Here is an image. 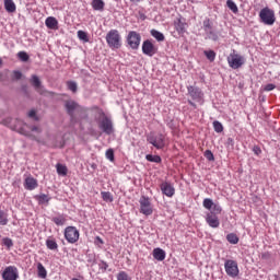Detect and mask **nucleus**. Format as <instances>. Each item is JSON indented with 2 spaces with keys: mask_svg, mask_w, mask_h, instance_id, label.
Masks as SVG:
<instances>
[{
  "mask_svg": "<svg viewBox=\"0 0 280 280\" xmlns=\"http://www.w3.org/2000/svg\"><path fill=\"white\" fill-rule=\"evenodd\" d=\"M8 213L0 209V226H8Z\"/></svg>",
  "mask_w": 280,
  "mask_h": 280,
  "instance_id": "nucleus-29",
  "label": "nucleus"
},
{
  "mask_svg": "<svg viewBox=\"0 0 280 280\" xmlns=\"http://www.w3.org/2000/svg\"><path fill=\"white\" fill-rule=\"evenodd\" d=\"M52 222L57 226H65V223L67 222V219L65 218V215L54 217Z\"/></svg>",
  "mask_w": 280,
  "mask_h": 280,
  "instance_id": "nucleus-31",
  "label": "nucleus"
},
{
  "mask_svg": "<svg viewBox=\"0 0 280 280\" xmlns=\"http://www.w3.org/2000/svg\"><path fill=\"white\" fill-rule=\"evenodd\" d=\"M188 95L192 100V102H197L198 104L205 103V93L198 86L189 85L187 88Z\"/></svg>",
  "mask_w": 280,
  "mask_h": 280,
  "instance_id": "nucleus-7",
  "label": "nucleus"
},
{
  "mask_svg": "<svg viewBox=\"0 0 280 280\" xmlns=\"http://www.w3.org/2000/svg\"><path fill=\"white\" fill-rule=\"evenodd\" d=\"M150 34L153 36V38H155V40H158V43H163V40H165V35L158 30H151Z\"/></svg>",
  "mask_w": 280,
  "mask_h": 280,
  "instance_id": "nucleus-24",
  "label": "nucleus"
},
{
  "mask_svg": "<svg viewBox=\"0 0 280 280\" xmlns=\"http://www.w3.org/2000/svg\"><path fill=\"white\" fill-rule=\"evenodd\" d=\"M4 9L9 12H16V4L14 3V0H4Z\"/></svg>",
  "mask_w": 280,
  "mask_h": 280,
  "instance_id": "nucleus-25",
  "label": "nucleus"
},
{
  "mask_svg": "<svg viewBox=\"0 0 280 280\" xmlns=\"http://www.w3.org/2000/svg\"><path fill=\"white\" fill-rule=\"evenodd\" d=\"M226 7H228L229 10H231V12H233L234 14H237V12H240V9L237 8V4H236L235 1H233V0H228V1H226Z\"/></svg>",
  "mask_w": 280,
  "mask_h": 280,
  "instance_id": "nucleus-30",
  "label": "nucleus"
},
{
  "mask_svg": "<svg viewBox=\"0 0 280 280\" xmlns=\"http://www.w3.org/2000/svg\"><path fill=\"white\" fill-rule=\"evenodd\" d=\"M259 18L261 23L265 25H275L277 18L275 16V11L268 7L264 8L259 12Z\"/></svg>",
  "mask_w": 280,
  "mask_h": 280,
  "instance_id": "nucleus-5",
  "label": "nucleus"
},
{
  "mask_svg": "<svg viewBox=\"0 0 280 280\" xmlns=\"http://www.w3.org/2000/svg\"><path fill=\"white\" fill-rule=\"evenodd\" d=\"M14 79H15V80H21V72L15 71V72H14Z\"/></svg>",
  "mask_w": 280,
  "mask_h": 280,
  "instance_id": "nucleus-52",
  "label": "nucleus"
},
{
  "mask_svg": "<svg viewBox=\"0 0 280 280\" xmlns=\"http://www.w3.org/2000/svg\"><path fill=\"white\" fill-rule=\"evenodd\" d=\"M228 62L232 69H240V67H242V65H244L245 60L242 55L232 54L228 58Z\"/></svg>",
  "mask_w": 280,
  "mask_h": 280,
  "instance_id": "nucleus-15",
  "label": "nucleus"
},
{
  "mask_svg": "<svg viewBox=\"0 0 280 280\" xmlns=\"http://www.w3.org/2000/svg\"><path fill=\"white\" fill-rule=\"evenodd\" d=\"M188 104H189L190 106H192V108H198V106L196 105V103H194V101H191V100H188Z\"/></svg>",
  "mask_w": 280,
  "mask_h": 280,
  "instance_id": "nucleus-53",
  "label": "nucleus"
},
{
  "mask_svg": "<svg viewBox=\"0 0 280 280\" xmlns=\"http://www.w3.org/2000/svg\"><path fill=\"white\" fill-rule=\"evenodd\" d=\"M139 19L140 21H145V19H148V15H145V13H139Z\"/></svg>",
  "mask_w": 280,
  "mask_h": 280,
  "instance_id": "nucleus-51",
  "label": "nucleus"
},
{
  "mask_svg": "<svg viewBox=\"0 0 280 280\" xmlns=\"http://www.w3.org/2000/svg\"><path fill=\"white\" fill-rule=\"evenodd\" d=\"M202 30L205 32L206 40H213L214 43H218V40H220V32L213 28V22L211 21V19L206 18L203 20Z\"/></svg>",
  "mask_w": 280,
  "mask_h": 280,
  "instance_id": "nucleus-3",
  "label": "nucleus"
},
{
  "mask_svg": "<svg viewBox=\"0 0 280 280\" xmlns=\"http://www.w3.org/2000/svg\"><path fill=\"white\" fill-rule=\"evenodd\" d=\"M276 86L272 83H269L265 86V91H275Z\"/></svg>",
  "mask_w": 280,
  "mask_h": 280,
  "instance_id": "nucleus-49",
  "label": "nucleus"
},
{
  "mask_svg": "<svg viewBox=\"0 0 280 280\" xmlns=\"http://www.w3.org/2000/svg\"><path fill=\"white\" fill-rule=\"evenodd\" d=\"M66 110L68 115L73 118L75 110L80 113V110H82V107L78 105V103H75L74 101H68L66 102Z\"/></svg>",
  "mask_w": 280,
  "mask_h": 280,
  "instance_id": "nucleus-17",
  "label": "nucleus"
},
{
  "mask_svg": "<svg viewBox=\"0 0 280 280\" xmlns=\"http://www.w3.org/2000/svg\"><path fill=\"white\" fill-rule=\"evenodd\" d=\"M36 200H38L39 205H49V200H51V197L42 194L36 197Z\"/></svg>",
  "mask_w": 280,
  "mask_h": 280,
  "instance_id": "nucleus-28",
  "label": "nucleus"
},
{
  "mask_svg": "<svg viewBox=\"0 0 280 280\" xmlns=\"http://www.w3.org/2000/svg\"><path fill=\"white\" fill-rule=\"evenodd\" d=\"M101 196H102L104 202H113V200H114L113 194H110V191H102Z\"/></svg>",
  "mask_w": 280,
  "mask_h": 280,
  "instance_id": "nucleus-35",
  "label": "nucleus"
},
{
  "mask_svg": "<svg viewBox=\"0 0 280 280\" xmlns=\"http://www.w3.org/2000/svg\"><path fill=\"white\" fill-rule=\"evenodd\" d=\"M175 30L179 34H185V32H187V22H185V20H183V19H178L175 22Z\"/></svg>",
  "mask_w": 280,
  "mask_h": 280,
  "instance_id": "nucleus-19",
  "label": "nucleus"
},
{
  "mask_svg": "<svg viewBox=\"0 0 280 280\" xmlns=\"http://www.w3.org/2000/svg\"><path fill=\"white\" fill-rule=\"evenodd\" d=\"M18 58L21 62H28L30 61V55L25 51H19L18 52Z\"/></svg>",
  "mask_w": 280,
  "mask_h": 280,
  "instance_id": "nucleus-33",
  "label": "nucleus"
},
{
  "mask_svg": "<svg viewBox=\"0 0 280 280\" xmlns=\"http://www.w3.org/2000/svg\"><path fill=\"white\" fill-rule=\"evenodd\" d=\"M2 242L7 248H12V246H14V243L11 241V238L5 237L2 240Z\"/></svg>",
  "mask_w": 280,
  "mask_h": 280,
  "instance_id": "nucleus-45",
  "label": "nucleus"
},
{
  "mask_svg": "<svg viewBox=\"0 0 280 280\" xmlns=\"http://www.w3.org/2000/svg\"><path fill=\"white\" fill-rule=\"evenodd\" d=\"M56 170L59 176H67V174H69V168H67V165L65 164L58 163Z\"/></svg>",
  "mask_w": 280,
  "mask_h": 280,
  "instance_id": "nucleus-26",
  "label": "nucleus"
},
{
  "mask_svg": "<svg viewBox=\"0 0 280 280\" xmlns=\"http://www.w3.org/2000/svg\"><path fill=\"white\" fill-rule=\"evenodd\" d=\"M160 189L167 198H173L174 194H176V188H174V185H172L170 182H163L160 185Z\"/></svg>",
  "mask_w": 280,
  "mask_h": 280,
  "instance_id": "nucleus-16",
  "label": "nucleus"
},
{
  "mask_svg": "<svg viewBox=\"0 0 280 280\" xmlns=\"http://www.w3.org/2000/svg\"><path fill=\"white\" fill-rule=\"evenodd\" d=\"M0 67H3V59L0 57Z\"/></svg>",
  "mask_w": 280,
  "mask_h": 280,
  "instance_id": "nucleus-56",
  "label": "nucleus"
},
{
  "mask_svg": "<svg viewBox=\"0 0 280 280\" xmlns=\"http://www.w3.org/2000/svg\"><path fill=\"white\" fill-rule=\"evenodd\" d=\"M212 126H213V129L215 132H224V126H222V122L218 121V120H214L212 122Z\"/></svg>",
  "mask_w": 280,
  "mask_h": 280,
  "instance_id": "nucleus-36",
  "label": "nucleus"
},
{
  "mask_svg": "<svg viewBox=\"0 0 280 280\" xmlns=\"http://www.w3.org/2000/svg\"><path fill=\"white\" fill-rule=\"evenodd\" d=\"M28 117H31V119H35V121H38V117L36 116V110L34 109L28 112Z\"/></svg>",
  "mask_w": 280,
  "mask_h": 280,
  "instance_id": "nucleus-47",
  "label": "nucleus"
},
{
  "mask_svg": "<svg viewBox=\"0 0 280 280\" xmlns=\"http://www.w3.org/2000/svg\"><path fill=\"white\" fill-rule=\"evenodd\" d=\"M3 126H8V128H11V130H15V132H19L20 135H24V137H28V139H32V141H38V138H36L32 132H30L27 129V124L23 122L21 119H12V118H5L1 121Z\"/></svg>",
  "mask_w": 280,
  "mask_h": 280,
  "instance_id": "nucleus-2",
  "label": "nucleus"
},
{
  "mask_svg": "<svg viewBox=\"0 0 280 280\" xmlns=\"http://www.w3.org/2000/svg\"><path fill=\"white\" fill-rule=\"evenodd\" d=\"M91 5L96 12H104V7L106 5V3L104 2V0H92Z\"/></svg>",
  "mask_w": 280,
  "mask_h": 280,
  "instance_id": "nucleus-21",
  "label": "nucleus"
},
{
  "mask_svg": "<svg viewBox=\"0 0 280 280\" xmlns=\"http://www.w3.org/2000/svg\"><path fill=\"white\" fill-rule=\"evenodd\" d=\"M96 242H100V244H104V240H102V237L96 236Z\"/></svg>",
  "mask_w": 280,
  "mask_h": 280,
  "instance_id": "nucleus-54",
  "label": "nucleus"
},
{
  "mask_svg": "<svg viewBox=\"0 0 280 280\" xmlns=\"http://www.w3.org/2000/svg\"><path fill=\"white\" fill-rule=\"evenodd\" d=\"M98 268L100 270H103V272H106L108 270V264L104 260H101V262L98 264Z\"/></svg>",
  "mask_w": 280,
  "mask_h": 280,
  "instance_id": "nucleus-44",
  "label": "nucleus"
},
{
  "mask_svg": "<svg viewBox=\"0 0 280 280\" xmlns=\"http://www.w3.org/2000/svg\"><path fill=\"white\" fill-rule=\"evenodd\" d=\"M77 36L79 40H82L83 43H89V34L84 31H78Z\"/></svg>",
  "mask_w": 280,
  "mask_h": 280,
  "instance_id": "nucleus-34",
  "label": "nucleus"
},
{
  "mask_svg": "<svg viewBox=\"0 0 280 280\" xmlns=\"http://www.w3.org/2000/svg\"><path fill=\"white\" fill-rule=\"evenodd\" d=\"M117 280H130L126 271H119L117 275Z\"/></svg>",
  "mask_w": 280,
  "mask_h": 280,
  "instance_id": "nucleus-43",
  "label": "nucleus"
},
{
  "mask_svg": "<svg viewBox=\"0 0 280 280\" xmlns=\"http://www.w3.org/2000/svg\"><path fill=\"white\" fill-rule=\"evenodd\" d=\"M147 141L156 148V150H163L165 148V136L162 133H160L158 137L149 136Z\"/></svg>",
  "mask_w": 280,
  "mask_h": 280,
  "instance_id": "nucleus-12",
  "label": "nucleus"
},
{
  "mask_svg": "<svg viewBox=\"0 0 280 280\" xmlns=\"http://www.w3.org/2000/svg\"><path fill=\"white\" fill-rule=\"evenodd\" d=\"M225 272L229 277L235 279L240 275V267H237V261L226 260L224 264Z\"/></svg>",
  "mask_w": 280,
  "mask_h": 280,
  "instance_id": "nucleus-11",
  "label": "nucleus"
},
{
  "mask_svg": "<svg viewBox=\"0 0 280 280\" xmlns=\"http://www.w3.org/2000/svg\"><path fill=\"white\" fill-rule=\"evenodd\" d=\"M261 259H270V252H265L261 254Z\"/></svg>",
  "mask_w": 280,
  "mask_h": 280,
  "instance_id": "nucleus-50",
  "label": "nucleus"
},
{
  "mask_svg": "<svg viewBox=\"0 0 280 280\" xmlns=\"http://www.w3.org/2000/svg\"><path fill=\"white\" fill-rule=\"evenodd\" d=\"M31 132H36V135H40L43 132V129L37 126L30 127Z\"/></svg>",
  "mask_w": 280,
  "mask_h": 280,
  "instance_id": "nucleus-46",
  "label": "nucleus"
},
{
  "mask_svg": "<svg viewBox=\"0 0 280 280\" xmlns=\"http://www.w3.org/2000/svg\"><path fill=\"white\" fill-rule=\"evenodd\" d=\"M67 86L69 91H72V93H75L78 91V84L73 81H68Z\"/></svg>",
  "mask_w": 280,
  "mask_h": 280,
  "instance_id": "nucleus-40",
  "label": "nucleus"
},
{
  "mask_svg": "<svg viewBox=\"0 0 280 280\" xmlns=\"http://www.w3.org/2000/svg\"><path fill=\"white\" fill-rule=\"evenodd\" d=\"M38 187V180L34 177H26L24 182V188L28 191H34Z\"/></svg>",
  "mask_w": 280,
  "mask_h": 280,
  "instance_id": "nucleus-18",
  "label": "nucleus"
},
{
  "mask_svg": "<svg viewBox=\"0 0 280 280\" xmlns=\"http://www.w3.org/2000/svg\"><path fill=\"white\" fill-rule=\"evenodd\" d=\"M32 84L38 91V89H40V79H38V77L34 75L32 79Z\"/></svg>",
  "mask_w": 280,
  "mask_h": 280,
  "instance_id": "nucleus-42",
  "label": "nucleus"
},
{
  "mask_svg": "<svg viewBox=\"0 0 280 280\" xmlns=\"http://www.w3.org/2000/svg\"><path fill=\"white\" fill-rule=\"evenodd\" d=\"M139 203H140V213H142V215H152L154 213L152 199H150V197L141 196L139 199Z\"/></svg>",
  "mask_w": 280,
  "mask_h": 280,
  "instance_id": "nucleus-6",
  "label": "nucleus"
},
{
  "mask_svg": "<svg viewBox=\"0 0 280 280\" xmlns=\"http://www.w3.org/2000/svg\"><path fill=\"white\" fill-rule=\"evenodd\" d=\"M45 25L48 30H58V20L54 16H48L45 20Z\"/></svg>",
  "mask_w": 280,
  "mask_h": 280,
  "instance_id": "nucleus-20",
  "label": "nucleus"
},
{
  "mask_svg": "<svg viewBox=\"0 0 280 280\" xmlns=\"http://www.w3.org/2000/svg\"><path fill=\"white\" fill-rule=\"evenodd\" d=\"M105 40L107 43V47H109V49H121V34H119V32L116 28L110 30L106 36H105Z\"/></svg>",
  "mask_w": 280,
  "mask_h": 280,
  "instance_id": "nucleus-4",
  "label": "nucleus"
},
{
  "mask_svg": "<svg viewBox=\"0 0 280 280\" xmlns=\"http://www.w3.org/2000/svg\"><path fill=\"white\" fill-rule=\"evenodd\" d=\"M203 54H205L206 58L208 60H210V62H213V60H215V51H213V50H205Z\"/></svg>",
  "mask_w": 280,
  "mask_h": 280,
  "instance_id": "nucleus-38",
  "label": "nucleus"
},
{
  "mask_svg": "<svg viewBox=\"0 0 280 280\" xmlns=\"http://www.w3.org/2000/svg\"><path fill=\"white\" fill-rule=\"evenodd\" d=\"M203 155L208 161H215V156L213 155V152H211V150H206Z\"/></svg>",
  "mask_w": 280,
  "mask_h": 280,
  "instance_id": "nucleus-41",
  "label": "nucleus"
},
{
  "mask_svg": "<svg viewBox=\"0 0 280 280\" xmlns=\"http://www.w3.org/2000/svg\"><path fill=\"white\" fill-rule=\"evenodd\" d=\"M65 237L68 244H75L80 240V231L75 226H67Z\"/></svg>",
  "mask_w": 280,
  "mask_h": 280,
  "instance_id": "nucleus-8",
  "label": "nucleus"
},
{
  "mask_svg": "<svg viewBox=\"0 0 280 280\" xmlns=\"http://www.w3.org/2000/svg\"><path fill=\"white\" fill-rule=\"evenodd\" d=\"M159 51V48H156V46L153 45L152 40L150 39H145L142 43V54H144V56H154L156 52Z\"/></svg>",
  "mask_w": 280,
  "mask_h": 280,
  "instance_id": "nucleus-14",
  "label": "nucleus"
},
{
  "mask_svg": "<svg viewBox=\"0 0 280 280\" xmlns=\"http://www.w3.org/2000/svg\"><path fill=\"white\" fill-rule=\"evenodd\" d=\"M127 45H129L131 49H139L141 45V34L136 31H130L127 35Z\"/></svg>",
  "mask_w": 280,
  "mask_h": 280,
  "instance_id": "nucleus-9",
  "label": "nucleus"
},
{
  "mask_svg": "<svg viewBox=\"0 0 280 280\" xmlns=\"http://www.w3.org/2000/svg\"><path fill=\"white\" fill-rule=\"evenodd\" d=\"M46 246L49 250H58V243L56 242V238H48L46 241Z\"/></svg>",
  "mask_w": 280,
  "mask_h": 280,
  "instance_id": "nucleus-27",
  "label": "nucleus"
},
{
  "mask_svg": "<svg viewBox=\"0 0 280 280\" xmlns=\"http://www.w3.org/2000/svg\"><path fill=\"white\" fill-rule=\"evenodd\" d=\"M147 161L150 163H161V158L159 155H152V154H147L145 155Z\"/></svg>",
  "mask_w": 280,
  "mask_h": 280,
  "instance_id": "nucleus-37",
  "label": "nucleus"
},
{
  "mask_svg": "<svg viewBox=\"0 0 280 280\" xmlns=\"http://www.w3.org/2000/svg\"><path fill=\"white\" fill-rule=\"evenodd\" d=\"M3 280H19V268L15 266L7 267L2 272Z\"/></svg>",
  "mask_w": 280,
  "mask_h": 280,
  "instance_id": "nucleus-13",
  "label": "nucleus"
},
{
  "mask_svg": "<svg viewBox=\"0 0 280 280\" xmlns=\"http://www.w3.org/2000/svg\"><path fill=\"white\" fill-rule=\"evenodd\" d=\"M153 257L156 261H163L165 259V250L162 248H154L153 249Z\"/></svg>",
  "mask_w": 280,
  "mask_h": 280,
  "instance_id": "nucleus-22",
  "label": "nucleus"
},
{
  "mask_svg": "<svg viewBox=\"0 0 280 280\" xmlns=\"http://www.w3.org/2000/svg\"><path fill=\"white\" fill-rule=\"evenodd\" d=\"M37 276L39 279H47V269L43 266V262L37 264Z\"/></svg>",
  "mask_w": 280,
  "mask_h": 280,
  "instance_id": "nucleus-23",
  "label": "nucleus"
},
{
  "mask_svg": "<svg viewBox=\"0 0 280 280\" xmlns=\"http://www.w3.org/2000/svg\"><path fill=\"white\" fill-rule=\"evenodd\" d=\"M131 3H141V0H130Z\"/></svg>",
  "mask_w": 280,
  "mask_h": 280,
  "instance_id": "nucleus-55",
  "label": "nucleus"
},
{
  "mask_svg": "<svg viewBox=\"0 0 280 280\" xmlns=\"http://www.w3.org/2000/svg\"><path fill=\"white\" fill-rule=\"evenodd\" d=\"M105 156L113 163V161H115V151L113 149H108L105 153Z\"/></svg>",
  "mask_w": 280,
  "mask_h": 280,
  "instance_id": "nucleus-39",
  "label": "nucleus"
},
{
  "mask_svg": "<svg viewBox=\"0 0 280 280\" xmlns=\"http://www.w3.org/2000/svg\"><path fill=\"white\" fill-rule=\"evenodd\" d=\"M98 128L105 135H113L115 132V128L113 127V120L108 118V116L103 114V118L98 121Z\"/></svg>",
  "mask_w": 280,
  "mask_h": 280,
  "instance_id": "nucleus-10",
  "label": "nucleus"
},
{
  "mask_svg": "<svg viewBox=\"0 0 280 280\" xmlns=\"http://www.w3.org/2000/svg\"><path fill=\"white\" fill-rule=\"evenodd\" d=\"M253 152H254L257 156H259V154H261V148H259L258 145H255V147L253 148Z\"/></svg>",
  "mask_w": 280,
  "mask_h": 280,
  "instance_id": "nucleus-48",
  "label": "nucleus"
},
{
  "mask_svg": "<svg viewBox=\"0 0 280 280\" xmlns=\"http://www.w3.org/2000/svg\"><path fill=\"white\" fill-rule=\"evenodd\" d=\"M205 209H208V212L206 214V222L211 229H218L220 226V213H222V207L218 203H214L212 199L206 198L202 202ZM212 209V211H211Z\"/></svg>",
  "mask_w": 280,
  "mask_h": 280,
  "instance_id": "nucleus-1",
  "label": "nucleus"
},
{
  "mask_svg": "<svg viewBox=\"0 0 280 280\" xmlns=\"http://www.w3.org/2000/svg\"><path fill=\"white\" fill-rule=\"evenodd\" d=\"M226 240L230 244H238L240 243V237L235 233L228 234Z\"/></svg>",
  "mask_w": 280,
  "mask_h": 280,
  "instance_id": "nucleus-32",
  "label": "nucleus"
}]
</instances>
